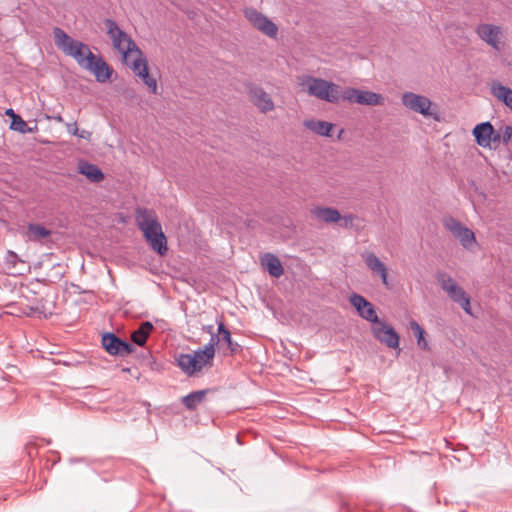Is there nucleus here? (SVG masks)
<instances>
[{
	"label": "nucleus",
	"instance_id": "f257e3e1",
	"mask_svg": "<svg viewBox=\"0 0 512 512\" xmlns=\"http://www.w3.org/2000/svg\"><path fill=\"white\" fill-rule=\"evenodd\" d=\"M135 220L150 247L159 255L164 256L168 251L167 239L155 211L138 208L135 213Z\"/></svg>",
	"mask_w": 512,
	"mask_h": 512
},
{
	"label": "nucleus",
	"instance_id": "f03ea898",
	"mask_svg": "<svg viewBox=\"0 0 512 512\" xmlns=\"http://www.w3.org/2000/svg\"><path fill=\"white\" fill-rule=\"evenodd\" d=\"M55 45L63 51L64 54L75 59L77 64L85 69L86 62L94 59V53L89 46L81 41L74 40L61 28L53 30Z\"/></svg>",
	"mask_w": 512,
	"mask_h": 512
},
{
	"label": "nucleus",
	"instance_id": "7ed1b4c3",
	"mask_svg": "<svg viewBox=\"0 0 512 512\" xmlns=\"http://www.w3.org/2000/svg\"><path fill=\"white\" fill-rule=\"evenodd\" d=\"M215 349L212 345H205L203 349H198L193 353L179 354L176 357L178 367L188 376H194L201 372L205 367L213 365Z\"/></svg>",
	"mask_w": 512,
	"mask_h": 512
},
{
	"label": "nucleus",
	"instance_id": "20e7f679",
	"mask_svg": "<svg viewBox=\"0 0 512 512\" xmlns=\"http://www.w3.org/2000/svg\"><path fill=\"white\" fill-rule=\"evenodd\" d=\"M300 85L309 96L329 103H336L341 97V90L338 85L321 78L305 76L302 78Z\"/></svg>",
	"mask_w": 512,
	"mask_h": 512
},
{
	"label": "nucleus",
	"instance_id": "39448f33",
	"mask_svg": "<svg viewBox=\"0 0 512 512\" xmlns=\"http://www.w3.org/2000/svg\"><path fill=\"white\" fill-rule=\"evenodd\" d=\"M104 25L113 47L122 54L126 63H129V58L133 54H141V50L137 47L136 43L126 32L119 28L114 20L105 19Z\"/></svg>",
	"mask_w": 512,
	"mask_h": 512
},
{
	"label": "nucleus",
	"instance_id": "423d86ee",
	"mask_svg": "<svg viewBox=\"0 0 512 512\" xmlns=\"http://www.w3.org/2000/svg\"><path fill=\"white\" fill-rule=\"evenodd\" d=\"M436 278L441 288L450 299L459 304L467 314L472 315L470 297L465 290L445 272L438 273Z\"/></svg>",
	"mask_w": 512,
	"mask_h": 512
},
{
	"label": "nucleus",
	"instance_id": "0eeeda50",
	"mask_svg": "<svg viewBox=\"0 0 512 512\" xmlns=\"http://www.w3.org/2000/svg\"><path fill=\"white\" fill-rule=\"evenodd\" d=\"M401 102L403 106L412 112L421 114L426 118L432 117L433 119L438 120L437 113L434 112L435 105L424 95L414 92H405L402 94Z\"/></svg>",
	"mask_w": 512,
	"mask_h": 512
},
{
	"label": "nucleus",
	"instance_id": "6e6552de",
	"mask_svg": "<svg viewBox=\"0 0 512 512\" xmlns=\"http://www.w3.org/2000/svg\"><path fill=\"white\" fill-rule=\"evenodd\" d=\"M443 226L460 242L465 249L476 244L474 232L457 219L448 216L443 219Z\"/></svg>",
	"mask_w": 512,
	"mask_h": 512
},
{
	"label": "nucleus",
	"instance_id": "1a4fd4ad",
	"mask_svg": "<svg viewBox=\"0 0 512 512\" xmlns=\"http://www.w3.org/2000/svg\"><path fill=\"white\" fill-rule=\"evenodd\" d=\"M371 332L376 340L386 345L388 348H399V334L392 326L386 324L384 321H379L378 323L372 325Z\"/></svg>",
	"mask_w": 512,
	"mask_h": 512
},
{
	"label": "nucleus",
	"instance_id": "9d476101",
	"mask_svg": "<svg viewBox=\"0 0 512 512\" xmlns=\"http://www.w3.org/2000/svg\"><path fill=\"white\" fill-rule=\"evenodd\" d=\"M245 17L247 20L255 27L257 30L262 32L268 37L275 38L278 33V27L274 24L270 19H268L265 15L260 13L254 8H247L244 11Z\"/></svg>",
	"mask_w": 512,
	"mask_h": 512
},
{
	"label": "nucleus",
	"instance_id": "9b49d317",
	"mask_svg": "<svg viewBox=\"0 0 512 512\" xmlns=\"http://www.w3.org/2000/svg\"><path fill=\"white\" fill-rule=\"evenodd\" d=\"M360 257L372 275L379 277L382 284L386 288H389L388 269L379 257L375 253L367 250L361 252Z\"/></svg>",
	"mask_w": 512,
	"mask_h": 512
},
{
	"label": "nucleus",
	"instance_id": "f8f14e48",
	"mask_svg": "<svg viewBox=\"0 0 512 512\" xmlns=\"http://www.w3.org/2000/svg\"><path fill=\"white\" fill-rule=\"evenodd\" d=\"M102 346L110 354L114 356H126L134 351V346L114 333H105L102 336Z\"/></svg>",
	"mask_w": 512,
	"mask_h": 512
},
{
	"label": "nucleus",
	"instance_id": "ddd939ff",
	"mask_svg": "<svg viewBox=\"0 0 512 512\" xmlns=\"http://www.w3.org/2000/svg\"><path fill=\"white\" fill-rule=\"evenodd\" d=\"M475 32L482 41L490 45L495 50H500L502 36V29L500 26L481 23L476 27Z\"/></svg>",
	"mask_w": 512,
	"mask_h": 512
},
{
	"label": "nucleus",
	"instance_id": "4468645a",
	"mask_svg": "<svg viewBox=\"0 0 512 512\" xmlns=\"http://www.w3.org/2000/svg\"><path fill=\"white\" fill-rule=\"evenodd\" d=\"M131 69L140 77L144 84L153 94H157V81L149 75L147 60L143 57V53L136 54V58L131 62Z\"/></svg>",
	"mask_w": 512,
	"mask_h": 512
},
{
	"label": "nucleus",
	"instance_id": "2eb2a0df",
	"mask_svg": "<svg viewBox=\"0 0 512 512\" xmlns=\"http://www.w3.org/2000/svg\"><path fill=\"white\" fill-rule=\"evenodd\" d=\"M248 93L251 99V102L262 112L267 113L274 109V102L270 95L264 91L263 88L249 84L248 85Z\"/></svg>",
	"mask_w": 512,
	"mask_h": 512
},
{
	"label": "nucleus",
	"instance_id": "dca6fc26",
	"mask_svg": "<svg viewBox=\"0 0 512 512\" xmlns=\"http://www.w3.org/2000/svg\"><path fill=\"white\" fill-rule=\"evenodd\" d=\"M85 69L93 74L96 80L100 83H104L110 79L113 69L104 61L101 56L94 55V59L90 62H86Z\"/></svg>",
	"mask_w": 512,
	"mask_h": 512
},
{
	"label": "nucleus",
	"instance_id": "f3484780",
	"mask_svg": "<svg viewBox=\"0 0 512 512\" xmlns=\"http://www.w3.org/2000/svg\"><path fill=\"white\" fill-rule=\"evenodd\" d=\"M354 309L357 311L361 318L372 323V325L381 321L378 318L374 305L366 300L363 296L356 293H354Z\"/></svg>",
	"mask_w": 512,
	"mask_h": 512
},
{
	"label": "nucleus",
	"instance_id": "a211bd4d",
	"mask_svg": "<svg viewBox=\"0 0 512 512\" xmlns=\"http://www.w3.org/2000/svg\"><path fill=\"white\" fill-rule=\"evenodd\" d=\"M493 135V126L490 122H483L476 125L473 129V136L476 143L483 148H491V136Z\"/></svg>",
	"mask_w": 512,
	"mask_h": 512
},
{
	"label": "nucleus",
	"instance_id": "6ab92c4d",
	"mask_svg": "<svg viewBox=\"0 0 512 512\" xmlns=\"http://www.w3.org/2000/svg\"><path fill=\"white\" fill-rule=\"evenodd\" d=\"M261 265L272 277L279 278L284 274V268L279 258L272 253L264 254L261 258Z\"/></svg>",
	"mask_w": 512,
	"mask_h": 512
},
{
	"label": "nucleus",
	"instance_id": "aec40b11",
	"mask_svg": "<svg viewBox=\"0 0 512 512\" xmlns=\"http://www.w3.org/2000/svg\"><path fill=\"white\" fill-rule=\"evenodd\" d=\"M354 101L362 105L377 106L384 103V97L375 92L354 89Z\"/></svg>",
	"mask_w": 512,
	"mask_h": 512
},
{
	"label": "nucleus",
	"instance_id": "412c9836",
	"mask_svg": "<svg viewBox=\"0 0 512 512\" xmlns=\"http://www.w3.org/2000/svg\"><path fill=\"white\" fill-rule=\"evenodd\" d=\"M492 95L512 110V89L504 86L499 81H493L490 87Z\"/></svg>",
	"mask_w": 512,
	"mask_h": 512
},
{
	"label": "nucleus",
	"instance_id": "4be33fe9",
	"mask_svg": "<svg viewBox=\"0 0 512 512\" xmlns=\"http://www.w3.org/2000/svg\"><path fill=\"white\" fill-rule=\"evenodd\" d=\"M79 173L86 176V178L93 182L99 183L104 179V174L98 166L89 162L83 161L79 163Z\"/></svg>",
	"mask_w": 512,
	"mask_h": 512
},
{
	"label": "nucleus",
	"instance_id": "5701e85b",
	"mask_svg": "<svg viewBox=\"0 0 512 512\" xmlns=\"http://www.w3.org/2000/svg\"><path fill=\"white\" fill-rule=\"evenodd\" d=\"M311 213L316 219L325 223H334L341 219L338 210L330 207H316L311 210Z\"/></svg>",
	"mask_w": 512,
	"mask_h": 512
},
{
	"label": "nucleus",
	"instance_id": "b1692460",
	"mask_svg": "<svg viewBox=\"0 0 512 512\" xmlns=\"http://www.w3.org/2000/svg\"><path fill=\"white\" fill-rule=\"evenodd\" d=\"M303 124L307 129L320 136H330V132L333 128L332 123L314 119L305 120Z\"/></svg>",
	"mask_w": 512,
	"mask_h": 512
},
{
	"label": "nucleus",
	"instance_id": "393cba45",
	"mask_svg": "<svg viewBox=\"0 0 512 512\" xmlns=\"http://www.w3.org/2000/svg\"><path fill=\"white\" fill-rule=\"evenodd\" d=\"M153 328V324L149 321L141 323L139 328L131 334L132 342L138 346H144Z\"/></svg>",
	"mask_w": 512,
	"mask_h": 512
},
{
	"label": "nucleus",
	"instance_id": "a878e982",
	"mask_svg": "<svg viewBox=\"0 0 512 512\" xmlns=\"http://www.w3.org/2000/svg\"><path fill=\"white\" fill-rule=\"evenodd\" d=\"M51 235V231L41 224L30 223L27 227V237L30 241L42 242Z\"/></svg>",
	"mask_w": 512,
	"mask_h": 512
},
{
	"label": "nucleus",
	"instance_id": "bb28decb",
	"mask_svg": "<svg viewBox=\"0 0 512 512\" xmlns=\"http://www.w3.org/2000/svg\"><path fill=\"white\" fill-rule=\"evenodd\" d=\"M409 326L411 330L414 332V335L417 339V345L425 351L430 349L428 341L425 339V331L424 329L416 322L415 320H411L409 322Z\"/></svg>",
	"mask_w": 512,
	"mask_h": 512
},
{
	"label": "nucleus",
	"instance_id": "cd10ccee",
	"mask_svg": "<svg viewBox=\"0 0 512 512\" xmlns=\"http://www.w3.org/2000/svg\"><path fill=\"white\" fill-rule=\"evenodd\" d=\"M205 397V391L199 390L194 391L182 398V403L184 406L189 410H194L203 400Z\"/></svg>",
	"mask_w": 512,
	"mask_h": 512
},
{
	"label": "nucleus",
	"instance_id": "c85d7f7f",
	"mask_svg": "<svg viewBox=\"0 0 512 512\" xmlns=\"http://www.w3.org/2000/svg\"><path fill=\"white\" fill-rule=\"evenodd\" d=\"M218 333L222 336V340L228 345L231 352L235 353L239 345L232 341L231 333L226 329L222 321L218 323Z\"/></svg>",
	"mask_w": 512,
	"mask_h": 512
},
{
	"label": "nucleus",
	"instance_id": "c756f323",
	"mask_svg": "<svg viewBox=\"0 0 512 512\" xmlns=\"http://www.w3.org/2000/svg\"><path fill=\"white\" fill-rule=\"evenodd\" d=\"M10 128L21 133L31 132V129L28 128L27 123L20 116L14 117Z\"/></svg>",
	"mask_w": 512,
	"mask_h": 512
},
{
	"label": "nucleus",
	"instance_id": "7c9ffc66",
	"mask_svg": "<svg viewBox=\"0 0 512 512\" xmlns=\"http://www.w3.org/2000/svg\"><path fill=\"white\" fill-rule=\"evenodd\" d=\"M502 142L508 144L512 139V126L506 125L500 130Z\"/></svg>",
	"mask_w": 512,
	"mask_h": 512
},
{
	"label": "nucleus",
	"instance_id": "2f4dec72",
	"mask_svg": "<svg viewBox=\"0 0 512 512\" xmlns=\"http://www.w3.org/2000/svg\"><path fill=\"white\" fill-rule=\"evenodd\" d=\"M502 142L501 132H496L493 129V135L491 136V148H497L499 144Z\"/></svg>",
	"mask_w": 512,
	"mask_h": 512
},
{
	"label": "nucleus",
	"instance_id": "473e14b6",
	"mask_svg": "<svg viewBox=\"0 0 512 512\" xmlns=\"http://www.w3.org/2000/svg\"><path fill=\"white\" fill-rule=\"evenodd\" d=\"M66 127H67V130L69 133H71L72 135L74 136H77L78 133H79V129L77 127V123L76 122H73V123H67L66 124Z\"/></svg>",
	"mask_w": 512,
	"mask_h": 512
},
{
	"label": "nucleus",
	"instance_id": "72a5a7b5",
	"mask_svg": "<svg viewBox=\"0 0 512 512\" xmlns=\"http://www.w3.org/2000/svg\"><path fill=\"white\" fill-rule=\"evenodd\" d=\"M219 335H220L219 333L211 334L210 342L207 345H212V347L215 349V345L220 341Z\"/></svg>",
	"mask_w": 512,
	"mask_h": 512
},
{
	"label": "nucleus",
	"instance_id": "f704fd0d",
	"mask_svg": "<svg viewBox=\"0 0 512 512\" xmlns=\"http://www.w3.org/2000/svg\"><path fill=\"white\" fill-rule=\"evenodd\" d=\"M8 261L11 262L13 265H15L16 261L19 260L18 255L12 251L8 252Z\"/></svg>",
	"mask_w": 512,
	"mask_h": 512
},
{
	"label": "nucleus",
	"instance_id": "c9c22d12",
	"mask_svg": "<svg viewBox=\"0 0 512 512\" xmlns=\"http://www.w3.org/2000/svg\"><path fill=\"white\" fill-rule=\"evenodd\" d=\"M91 136V132L89 131H86V130H82V131H79L77 137L79 138H89Z\"/></svg>",
	"mask_w": 512,
	"mask_h": 512
},
{
	"label": "nucleus",
	"instance_id": "e433bc0d",
	"mask_svg": "<svg viewBox=\"0 0 512 512\" xmlns=\"http://www.w3.org/2000/svg\"><path fill=\"white\" fill-rule=\"evenodd\" d=\"M5 113H6V115H7V116H10L12 120L14 119V117L19 116V115H18V114H16V113L14 112V110H13V109H11V108L7 109Z\"/></svg>",
	"mask_w": 512,
	"mask_h": 512
},
{
	"label": "nucleus",
	"instance_id": "4c0bfd02",
	"mask_svg": "<svg viewBox=\"0 0 512 512\" xmlns=\"http://www.w3.org/2000/svg\"><path fill=\"white\" fill-rule=\"evenodd\" d=\"M52 119L55 120L58 123H62L63 122V118H62V116L60 114L53 116Z\"/></svg>",
	"mask_w": 512,
	"mask_h": 512
},
{
	"label": "nucleus",
	"instance_id": "58836bf2",
	"mask_svg": "<svg viewBox=\"0 0 512 512\" xmlns=\"http://www.w3.org/2000/svg\"><path fill=\"white\" fill-rule=\"evenodd\" d=\"M213 329H214L213 325H209L206 327L207 332L210 334H213Z\"/></svg>",
	"mask_w": 512,
	"mask_h": 512
},
{
	"label": "nucleus",
	"instance_id": "ea45409f",
	"mask_svg": "<svg viewBox=\"0 0 512 512\" xmlns=\"http://www.w3.org/2000/svg\"><path fill=\"white\" fill-rule=\"evenodd\" d=\"M344 219H345V225H347L348 221H352L351 216L345 217Z\"/></svg>",
	"mask_w": 512,
	"mask_h": 512
},
{
	"label": "nucleus",
	"instance_id": "a19ab883",
	"mask_svg": "<svg viewBox=\"0 0 512 512\" xmlns=\"http://www.w3.org/2000/svg\"><path fill=\"white\" fill-rule=\"evenodd\" d=\"M348 300L350 303H352V295L348 296Z\"/></svg>",
	"mask_w": 512,
	"mask_h": 512
},
{
	"label": "nucleus",
	"instance_id": "79ce46f5",
	"mask_svg": "<svg viewBox=\"0 0 512 512\" xmlns=\"http://www.w3.org/2000/svg\"><path fill=\"white\" fill-rule=\"evenodd\" d=\"M346 98L351 100L352 97L350 95H347Z\"/></svg>",
	"mask_w": 512,
	"mask_h": 512
}]
</instances>
